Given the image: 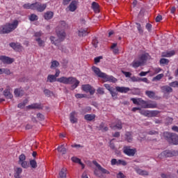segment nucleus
<instances>
[{"instance_id":"1","label":"nucleus","mask_w":178,"mask_h":178,"mask_svg":"<svg viewBox=\"0 0 178 178\" xmlns=\"http://www.w3.org/2000/svg\"><path fill=\"white\" fill-rule=\"evenodd\" d=\"M56 81L64 85H72L71 89L72 90H74L80 85V81L73 76H61L56 79L54 74H49L47 76V83H53Z\"/></svg>"},{"instance_id":"2","label":"nucleus","mask_w":178,"mask_h":178,"mask_svg":"<svg viewBox=\"0 0 178 178\" xmlns=\"http://www.w3.org/2000/svg\"><path fill=\"white\" fill-rule=\"evenodd\" d=\"M60 27L62 29L60 31L58 29H56V35L58 39H56V37L51 36L49 38V40L54 45H58V44H60V42H63V41L66 38V33L65 32V29H67V24H66V22L61 21L60 22Z\"/></svg>"},{"instance_id":"3","label":"nucleus","mask_w":178,"mask_h":178,"mask_svg":"<svg viewBox=\"0 0 178 178\" xmlns=\"http://www.w3.org/2000/svg\"><path fill=\"white\" fill-rule=\"evenodd\" d=\"M19 25V21L15 20L11 23H6L5 25H3L0 27V34H9L16 30Z\"/></svg>"},{"instance_id":"4","label":"nucleus","mask_w":178,"mask_h":178,"mask_svg":"<svg viewBox=\"0 0 178 178\" xmlns=\"http://www.w3.org/2000/svg\"><path fill=\"white\" fill-rule=\"evenodd\" d=\"M163 138L169 144L174 145H178V135L176 134L165 131L163 133Z\"/></svg>"},{"instance_id":"5","label":"nucleus","mask_w":178,"mask_h":178,"mask_svg":"<svg viewBox=\"0 0 178 178\" xmlns=\"http://www.w3.org/2000/svg\"><path fill=\"white\" fill-rule=\"evenodd\" d=\"M148 59V54L145 53L138 56V58H135L134 60L131 64V66L134 69L142 66L143 63L146 62Z\"/></svg>"},{"instance_id":"6","label":"nucleus","mask_w":178,"mask_h":178,"mask_svg":"<svg viewBox=\"0 0 178 178\" xmlns=\"http://www.w3.org/2000/svg\"><path fill=\"white\" fill-rule=\"evenodd\" d=\"M47 3H42L41 2H35L33 3V10H37L38 12L42 13L47 8Z\"/></svg>"},{"instance_id":"7","label":"nucleus","mask_w":178,"mask_h":178,"mask_svg":"<svg viewBox=\"0 0 178 178\" xmlns=\"http://www.w3.org/2000/svg\"><path fill=\"white\" fill-rule=\"evenodd\" d=\"M161 156L170 158L178 156V151L177 150H165L161 154Z\"/></svg>"},{"instance_id":"8","label":"nucleus","mask_w":178,"mask_h":178,"mask_svg":"<svg viewBox=\"0 0 178 178\" xmlns=\"http://www.w3.org/2000/svg\"><path fill=\"white\" fill-rule=\"evenodd\" d=\"M82 90L86 93L89 92L90 95H94V94H95V89L90 84L82 85Z\"/></svg>"},{"instance_id":"9","label":"nucleus","mask_w":178,"mask_h":178,"mask_svg":"<svg viewBox=\"0 0 178 178\" xmlns=\"http://www.w3.org/2000/svg\"><path fill=\"white\" fill-rule=\"evenodd\" d=\"M136 150V149H131L130 146H124L123 147V152L128 156H134Z\"/></svg>"},{"instance_id":"10","label":"nucleus","mask_w":178,"mask_h":178,"mask_svg":"<svg viewBox=\"0 0 178 178\" xmlns=\"http://www.w3.org/2000/svg\"><path fill=\"white\" fill-rule=\"evenodd\" d=\"M92 70L94 72V73L99 78L104 79V78H106V74L101 72V70H99V68L93 66L92 67Z\"/></svg>"},{"instance_id":"11","label":"nucleus","mask_w":178,"mask_h":178,"mask_svg":"<svg viewBox=\"0 0 178 178\" xmlns=\"http://www.w3.org/2000/svg\"><path fill=\"white\" fill-rule=\"evenodd\" d=\"M162 93L164 94V97H165L166 95H169L170 93H172L173 92V89L168 86H163L161 87Z\"/></svg>"},{"instance_id":"12","label":"nucleus","mask_w":178,"mask_h":178,"mask_svg":"<svg viewBox=\"0 0 178 178\" xmlns=\"http://www.w3.org/2000/svg\"><path fill=\"white\" fill-rule=\"evenodd\" d=\"M92 163L102 172V173L104 175H110L109 170L104 168L99 163H98V162H97V161H92Z\"/></svg>"},{"instance_id":"13","label":"nucleus","mask_w":178,"mask_h":178,"mask_svg":"<svg viewBox=\"0 0 178 178\" xmlns=\"http://www.w3.org/2000/svg\"><path fill=\"white\" fill-rule=\"evenodd\" d=\"M104 87L108 90L109 91V92L111 95L112 97H117L118 93L116 92H115V88L113 87H111L109 84L108 83H105L104 85Z\"/></svg>"},{"instance_id":"14","label":"nucleus","mask_w":178,"mask_h":178,"mask_svg":"<svg viewBox=\"0 0 178 178\" xmlns=\"http://www.w3.org/2000/svg\"><path fill=\"white\" fill-rule=\"evenodd\" d=\"M0 60H1L4 64L11 65L13 63L14 59L11 58L10 57L6 56H0Z\"/></svg>"},{"instance_id":"15","label":"nucleus","mask_w":178,"mask_h":178,"mask_svg":"<svg viewBox=\"0 0 178 178\" xmlns=\"http://www.w3.org/2000/svg\"><path fill=\"white\" fill-rule=\"evenodd\" d=\"M27 109H32V110H42L43 108V106L41 104L39 103H34L31 104V105H29L26 106Z\"/></svg>"},{"instance_id":"16","label":"nucleus","mask_w":178,"mask_h":178,"mask_svg":"<svg viewBox=\"0 0 178 178\" xmlns=\"http://www.w3.org/2000/svg\"><path fill=\"white\" fill-rule=\"evenodd\" d=\"M116 92L122 93V94H127L128 92L130 91V88L128 87H120V86H116L115 87Z\"/></svg>"},{"instance_id":"17","label":"nucleus","mask_w":178,"mask_h":178,"mask_svg":"<svg viewBox=\"0 0 178 178\" xmlns=\"http://www.w3.org/2000/svg\"><path fill=\"white\" fill-rule=\"evenodd\" d=\"M77 113L76 111H72L70 114V121L72 124H76L78 122L77 118Z\"/></svg>"},{"instance_id":"18","label":"nucleus","mask_w":178,"mask_h":178,"mask_svg":"<svg viewBox=\"0 0 178 178\" xmlns=\"http://www.w3.org/2000/svg\"><path fill=\"white\" fill-rule=\"evenodd\" d=\"M3 95L6 99H11L13 98V95L10 92V86H7L6 89L3 90Z\"/></svg>"},{"instance_id":"19","label":"nucleus","mask_w":178,"mask_h":178,"mask_svg":"<svg viewBox=\"0 0 178 178\" xmlns=\"http://www.w3.org/2000/svg\"><path fill=\"white\" fill-rule=\"evenodd\" d=\"M95 118H97V115L95 114H86L84 115L83 118L87 122H95Z\"/></svg>"},{"instance_id":"20","label":"nucleus","mask_w":178,"mask_h":178,"mask_svg":"<svg viewBox=\"0 0 178 178\" xmlns=\"http://www.w3.org/2000/svg\"><path fill=\"white\" fill-rule=\"evenodd\" d=\"M110 127L111 128V129L113 130H116V129H118V130H121L122 129V124L120 120H118L117 122V124H111Z\"/></svg>"},{"instance_id":"21","label":"nucleus","mask_w":178,"mask_h":178,"mask_svg":"<svg viewBox=\"0 0 178 178\" xmlns=\"http://www.w3.org/2000/svg\"><path fill=\"white\" fill-rule=\"evenodd\" d=\"M90 33V31L88 29H81L78 32V35L79 37H86V35H88Z\"/></svg>"},{"instance_id":"22","label":"nucleus","mask_w":178,"mask_h":178,"mask_svg":"<svg viewBox=\"0 0 178 178\" xmlns=\"http://www.w3.org/2000/svg\"><path fill=\"white\" fill-rule=\"evenodd\" d=\"M15 97H22L24 95V91L22 88H16L14 90Z\"/></svg>"},{"instance_id":"23","label":"nucleus","mask_w":178,"mask_h":178,"mask_svg":"<svg viewBox=\"0 0 178 178\" xmlns=\"http://www.w3.org/2000/svg\"><path fill=\"white\" fill-rule=\"evenodd\" d=\"M97 128L102 132H106L109 130L108 126H105V122H101L99 127H97Z\"/></svg>"},{"instance_id":"24","label":"nucleus","mask_w":178,"mask_h":178,"mask_svg":"<svg viewBox=\"0 0 178 178\" xmlns=\"http://www.w3.org/2000/svg\"><path fill=\"white\" fill-rule=\"evenodd\" d=\"M175 54V51L174 50H172L170 51H166L162 53V57L163 58H171V56H174Z\"/></svg>"},{"instance_id":"25","label":"nucleus","mask_w":178,"mask_h":178,"mask_svg":"<svg viewBox=\"0 0 178 178\" xmlns=\"http://www.w3.org/2000/svg\"><path fill=\"white\" fill-rule=\"evenodd\" d=\"M68 8L70 11L74 12L76 9H77V1H72Z\"/></svg>"},{"instance_id":"26","label":"nucleus","mask_w":178,"mask_h":178,"mask_svg":"<svg viewBox=\"0 0 178 178\" xmlns=\"http://www.w3.org/2000/svg\"><path fill=\"white\" fill-rule=\"evenodd\" d=\"M145 95L147 97H148V98L152 99L158 98V97H155V92L152 90H146Z\"/></svg>"},{"instance_id":"27","label":"nucleus","mask_w":178,"mask_h":178,"mask_svg":"<svg viewBox=\"0 0 178 178\" xmlns=\"http://www.w3.org/2000/svg\"><path fill=\"white\" fill-rule=\"evenodd\" d=\"M157 108V104L156 102L154 101H149L147 102V109L149 108V109H154Z\"/></svg>"},{"instance_id":"28","label":"nucleus","mask_w":178,"mask_h":178,"mask_svg":"<svg viewBox=\"0 0 178 178\" xmlns=\"http://www.w3.org/2000/svg\"><path fill=\"white\" fill-rule=\"evenodd\" d=\"M23 172V169L22 168H17L14 174L15 178H21L20 175Z\"/></svg>"},{"instance_id":"29","label":"nucleus","mask_w":178,"mask_h":178,"mask_svg":"<svg viewBox=\"0 0 178 178\" xmlns=\"http://www.w3.org/2000/svg\"><path fill=\"white\" fill-rule=\"evenodd\" d=\"M147 104H148L147 101H145L142 98H140L138 106H140L141 108H143L147 109Z\"/></svg>"},{"instance_id":"30","label":"nucleus","mask_w":178,"mask_h":178,"mask_svg":"<svg viewBox=\"0 0 178 178\" xmlns=\"http://www.w3.org/2000/svg\"><path fill=\"white\" fill-rule=\"evenodd\" d=\"M136 172H137V174H138L139 175H141V176H148L149 175V172L147 170H143L140 168L136 169Z\"/></svg>"},{"instance_id":"31","label":"nucleus","mask_w":178,"mask_h":178,"mask_svg":"<svg viewBox=\"0 0 178 178\" xmlns=\"http://www.w3.org/2000/svg\"><path fill=\"white\" fill-rule=\"evenodd\" d=\"M54 15V12L47 11L44 13V17L45 19L49 20L53 18Z\"/></svg>"},{"instance_id":"32","label":"nucleus","mask_w":178,"mask_h":178,"mask_svg":"<svg viewBox=\"0 0 178 178\" xmlns=\"http://www.w3.org/2000/svg\"><path fill=\"white\" fill-rule=\"evenodd\" d=\"M72 162H74L75 163H79V165H81L82 166V169H84V163H81V159H80L76 156H73L72 158Z\"/></svg>"},{"instance_id":"33","label":"nucleus","mask_w":178,"mask_h":178,"mask_svg":"<svg viewBox=\"0 0 178 178\" xmlns=\"http://www.w3.org/2000/svg\"><path fill=\"white\" fill-rule=\"evenodd\" d=\"M67 169L66 168H63L59 172V178H66V174Z\"/></svg>"},{"instance_id":"34","label":"nucleus","mask_w":178,"mask_h":178,"mask_svg":"<svg viewBox=\"0 0 178 178\" xmlns=\"http://www.w3.org/2000/svg\"><path fill=\"white\" fill-rule=\"evenodd\" d=\"M92 8L95 11V13H99V4H98L97 2L92 3Z\"/></svg>"},{"instance_id":"35","label":"nucleus","mask_w":178,"mask_h":178,"mask_svg":"<svg viewBox=\"0 0 178 178\" xmlns=\"http://www.w3.org/2000/svg\"><path fill=\"white\" fill-rule=\"evenodd\" d=\"M10 47L13 49H21L22 45L19 43L11 42L9 44Z\"/></svg>"},{"instance_id":"36","label":"nucleus","mask_w":178,"mask_h":178,"mask_svg":"<svg viewBox=\"0 0 178 178\" xmlns=\"http://www.w3.org/2000/svg\"><path fill=\"white\" fill-rule=\"evenodd\" d=\"M29 165L31 168L36 169L38 168V163L35 159H30Z\"/></svg>"},{"instance_id":"37","label":"nucleus","mask_w":178,"mask_h":178,"mask_svg":"<svg viewBox=\"0 0 178 178\" xmlns=\"http://www.w3.org/2000/svg\"><path fill=\"white\" fill-rule=\"evenodd\" d=\"M125 140L128 142V143H131L133 140V137H132V134L131 132H126L125 134Z\"/></svg>"},{"instance_id":"38","label":"nucleus","mask_w":178,"mask_h":178,"mask_svg":"<svg viewBox=\"0 0 178 178\" xmlns=\"http://www.w3.org/2000/svg\"><path fill=\"white\" fill-rule=\"evenodd\" d=\"M58 152L62 153V154H66V147L64 145H61L57 147Z\"/></svg>"},{"instance_id":"39","label":"nucleus","mask_w":178,"mask_h":178,"mask_svg":"<svg viewBox=\"0 0 178 178\" xmlns=\"http://www.w3.org/2000/svg\"><path fill=\"white\" fill-rule=\"evenodd\" d=\"M159 113V111H149V118H155Z\"/></svg>"},{"instance_id":"40","label":"nucleus","mask_w":178,"mask_h":178,"mask_svg":"<svg viewBox=\"0 0 178 178\" xmlns=\"http://www.w3.org/2000/svg\"><path fill=\"white\" fill-rule=\"evenodd\" d=\"M19 164L22 166V168L24 169H28L30 166L29 163L26 161H24L22 163H19Z\"/></svg>"},{"instance_id":"41","label":"nucleus","mask_w":178,"mask_h":178,"mask_svg":"<svg viewBox=\"0 0 178 178\" xmlns=\"http://www.w3.org/2000/svg\"><path fill=\"white\" fill-rule=\"evenodd\" d=\"M90 112H91V107H90V106H86V107L82 108V110L81 111V114H83V115L87 114Z\"/></svg>"},{"instance_id":"42","label":"nucleus","mask_w":178,"mask_h":178,"mask_svg":"<svg viewBox=\"0 0 178 178\" xmlns=\"http://www.w3.org/2000/svg\"><path fill=\"white\" fill-rule=\"evenodd\" d=\"M60 66V63L57 60H53L51 61V69H56V67H58Z\"/></svg>"},{"instance_id":"43","label":"nucleus","mask_w":178,"mask_h":178,"mask_svg":"<svg viewBox=\"0 0 178 178\" xmlns=\"http://www.w3.org/2000/svg\"><path fill=\"white\" fill-rule=\"evenodd\" d=\"M104 79H107L108 81L111 82V83H115L117 82V79L115 78H114L112 76H108L106 75V77L103 78Z\"/></svg>"},{"instance_id":"44","label":"nucleus","mask_w":178,"mask_h":178,"mask_svg":"<svg viewBox=\"0 0 178 178\" xmlns=\"http://www.w3.org/2000/svg\"><path fill=\"white\" fill-rule=\"evenodd\" d=\"M26 160V156L24 154H22L19 156L18 163H21Z\"/></svg>"},{"instance_id":"45","label":"nucleus","mask_w":178,"mask_h":178,"mask_svg":"<svg viewBox=\"0 0 178 178\" xmlns=\"http://www.w3.org/2000/svg\"><path fill=\"white\" fill-rule=\"evenodd\" d=\"M33 5L34 3H25L23 5V8L26 9H31L33 10Z\"/></svg>"},{"instance_id":"46","label":"nucleus","mask_w":178,"mask_h":178,"mask_svg":"<svg viewBox=\"0 0 178 178\" xmlns=\"http://www.w3.org/2000/svg\"><path fill=\"white\" fill-rule=\"evenodd\" d=\"M140 114L145 116V117H148L149 118V111H146V110H140L139 111Z\"/></svg>"},{"instance_id":"47","label":"nucleus","mask_w":178,"mask_h":178,"mask_svg":"<svg viewBox=\"0 0 178 178\" xmlns=\"http://www.w3.org/2000/svg\"><path fill=\"white\" fill-rule=\"evenodd\" d=\"M35 41H37L39 47H44V42L40 38H36Z\"/></svg>"},{"instance_id":"48","label":"nucleus","mask_w":178,"mask_h":178,"mask_svg":"<svg viewBox=\"0 0 178 178\" xmlns=\"http://www.w3.org/2000/svg\"><path fill=\"white\" fill-rule=\"evenodd\" d=\"M38 19H39L38 16L35 14H31L29 17V20H31V22L38 20Z\"/></svg>"},{"instance_id":"49","label":"nucleus","mask_w":178,"mask_h":178,"mask_svg":"<svg viewBox=\"0 0 178 178\" xmlns=\"http://www.w3.org/2000/svg\"><path fill=\"white\" fill-rule=\"evenodd\" d=\"M163 76H164L163 74H159L156 75L155 77L153 78V81H160L161 79H163Z\"/></svg>"},{"instance_id":"50","label":"nucleus","mask_w":178,"mask_h":178,"mask_svg":"<svg viewBox=\"0 0 178 178\" xmlns=\"http://www.w3.org/2000/svg\"><path fill=\"white\" fill-rule=\"evenodd\" d=\"M97 95H105V91L104 90V88H98L97 90Z\"/></svg>"},{"instance_id":"51","label":"nucleus","mask_w":178,"mask_h":178,"mask_svg":"<svg viewBox=\"0 0 178 178\" xmlns=\"http://www.w3.org/2000/svg\"><path fill=\"white\" fill-rule=\"evenodd\" d=\"M136 24L137 25L136 27H137V29H138V31L139 34L143 35V29L141 28L140 24H139V23H136Z\"/></svg>"},{"instance_id":"52","label":"nucleus","mask_w":178,"mask_h":178,"mask_svg":"<svg viewBox=\"0 0 178 178\" xmlns=\"http://www.w3.org/2000/svg\"><path fill=\"white\" fill-rule=\"evenodd\" d=\"M169 62V60L167 58H161L160 60L161 65H168Z\"/></svg>"},{"instance_id":"53","label":"nucleus","mask_w":178,"mask_h":178,"mask_svg":"<svg viewBox=\"0 0 178 178\" xmlns=\"http://www.w3.org/2000/svg\"><path fill=\"white\" fill-rule=\"evenodd\" d=\"M119 165L126 166L127 165V162L124 160L118 159L117 166H119Z\"/></svg>"},{"instance_id":"54","label":"nucleus","mask_w":178,"mask_h":178,"mask_svg":"<svg viewBox=\"0 0 178 178\" xmlns=\"http://www.w3.org/2000/svg\"><path fill=\"white\" fill-rule=\"evenodd\" d=\"M44 93L45 96L47 97H50L51 96V94H52L51 91L49 90V89H44Z\"/></svg>"},{"instance_id":"55","label":"nucleus","mask_w":178,"mask_h":178,"mask_svg":"<svg viewBox=\"0 0 178 178\" xmlns=\"http://www.w3.org/2000/svg\"><path fill=\"white\" fill-rule=\"evenodd\" d=\"M131 101L133 102V104L137 106H139V101L140 98L136 99V98H131Z\"/></svg>"},{"instance_id":"56","label":"nucleus","mask_w":178,"mask_h":178,"mask_svg":"<svg viewBox=\"0 0 178 178\" xmlns=\"http://www.w3.org/2000/svg\"><path fill=\"white\" fill-rule=\"evenodd\" d=\"M37 118L40 120V121H43L44 120V115L40 113H38L37 114Z\"/></svg>"},{"instance_id":"57","label":"nucleus","mask_w":178,"mask_h":178,"mask_svg":"<svg viewBox=\"0 0 178 178\" xmlns=\"http://www.w3.org/2000/svg\"><path fill=\"white\" fill-rule=\"evenodd\" d=\"M170 86L172 88H178V81L171 82Z\"/></svg>"},{"instance_id":"58","label":"nucleus","mask_w":178,"mask_h":178,"mask_svg":"<svg viewBox=\"0 0 178 178\" xmlns=\"http://www.w3.org/2000/svg\"><path fill=\"white\" fill-rule=\"evenodd\" d=\"M139 82H143V83H145L147 84L149 83L147 78H146V77H145V78H139Z\"/></svg>"},{"instance_id":"59","label":"nucleus","mask_w":178,"mask_h":178,"mask_svg":"<svg viewBox=\"0 0 178 178\" xmlns=\"http://www.w3.org/2000/svg\"><path fill=\"white\" fill-rule=\"evenodd\" d=\"M131 80L132 82H140V78L135 76H131Z\"/></svg>"},{"instance_id":"60","label":"nucleus","mask_w":178,"mask_h":178,"mask_svg":"<svg viewBox=\"0 0 178 178\" xmlns=\"http://www.w3.org/2000/svg\"><path fill=\"white\" fill-rule=\"evenodd\" d=\"M116 178H126V176L122 172H119L116 175Z\"/></svg>"},{"instance_id":"61","label":"nucleus","mask_w":178,"mask_h":178,"mask_svg":"<svg viewBox=\"0 0 178 178\" xmlns=\"http://www.w3.org/2000/svg\"><path fill=\"white\" fill-rule=\"evenodd\" d=\"M122 74L125 76L126 78H130L131 76V73L129 72L122 71Z\"/></svg>"},{"instance_id":"62","label":"nucleus","mask_w":178,"mask_h":178,"mask_svg":"<svg viewBox=\"0 0 178 178\" xmlns=\"http://www.w3.org/2000/svg\"><path fill=\"white\" fill-rule=\"evenodd\" d=\"M3 74H6V75H10L11 74V72L9 69L7 68H3Z\"/></svg>"},{"instance_id":"63","label":"nucleus","mask_w":178,"mask_h":178,"mask_svg":"<svg viewBox=\"0 0 178 178\" xmlns=\"http://www.w3.org/2000/svg\"><path fill=\"white\" fill-rule=\"evenodd\" d=\"M111 163V165H118V161L116 159H112Z\"/></svg>"},{"instance_id":"64","label":"nucleus","mask_w":178,"mask_h":178,"mask_svg":"<svg viewBox=\"0 0 178 178\" xmlns=\"http://www.w3.org/2000/svg\"><path fill=\"white\" fill-rule=\"evenodd\" d=\"M109 147H111V149L112 150L115 151L116 149H115V147L114 143H112V140L110 141Z\"/></svg>"}]
</instances>
